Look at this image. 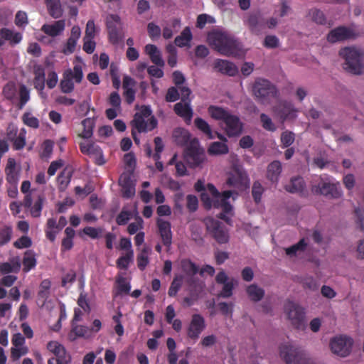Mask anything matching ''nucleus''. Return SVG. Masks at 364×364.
<instances>
[{
  "label": "nucleus",
  "mask_w": 364,
  "mask_h": 364,
  "mask_svg": "<svg viewBox=\"0 0 364 364\" xmlns=\"http://www.w3.org/2000/svg\"><path fill=\"white\" fill-rule=\"evenodd\" d=\"M208 113L210 117L220 121V126L230 138L239 136L243 130V124L240 118L232 114L228 109L220 106L210 105Z\"/></svg>",
  "instance_id": "nucleus-1"
},
{
  "label": "nucleus",
  "mask_w": 364,
  "mask_h": 364,
  "mask_svg": "<svg viewBox=\"0 0 364 364\" xmlns=\"http://www.w3.org/2000/svg\"><path fill=\"white\" fill-rule=\"evenodd\" d=\"M209 44L221 55L226 56H235L241 50L240 43L230 35L214 31L208 33Z\"/></svg>",
  "instance_id": "nucleus-2"
},
{
  "label": "nucleus",
  "mask_w": 364,
  "mask_h": 364,
  "mask_svg": "<svg viewBox=\"0 0 364 364\" xmlns=\"http://www.w3.org/2000/svg\"><path fill=\"white\" fill-rule=\"evenodd\" d=\"M339 55L345 60L343 68L347 72L354 75L362 73L364 53L360 50L353 47H346L340 50Z\"/></svg>",
  "instance_id": "nucleus-3"
},
{
  "label": "nucleus",
  "mask_w": 364,
  "mask_h": 364,
  "mask_svg": "<svg viewBox=\"0 0 364 364\" xmlns=\"http://www.w3.org/2000/svg\"><path fill=\"white\" fill-rule=\"evenodd\" d=\"M253 95L264 105H269L272 99L278 97V90L270 81L263 78L255 80L252 86Z\"/></svg>",
  "instance_id": "nucleus-4"
},
{
  "label": "nucleus",
  "mask_w": 364,
  "mask_h": 364,
  "mask_svg": "<svg viewBox=\"0 0 364 364\" xmlns=\"http://www.w3.org/2000/svg\"><path fill=\"white\" fill-rule=\"evenodd\" d=\"M280 355L287 364H311V360L300 347L290 343L280 346Z\"/></svg>",
  "instance_id": "nucleus-5"
},
{
  "label": "nucleus",
  "mask_w": 364,
  "mask_h": 364,
  "mask_svg": "<svg viewBox=\"0 0 364 364\" xmlns=\"http://www.w3.org/2000/svg\"><path fill=\"white\" fill-rule=\"evenodd\" d=\"M83 79L82 66L75 65L73 69L68 68L63 73V78L60 82V88L63 93L68 94L74 90L73 80L76 83H80Z\"/></svg>",
  "instance_id": "nucleus-6"
},
{
  "label": "nucleus",
  "mask_w": 364,
  "mask_h": 364,
  "mask_svg": "<svg viewBox=\"0 0 364 364\" xmlns=\"http://www.w3.org/2000/svg\"><path fill=\"white\" fill-rule=\"evenodd\" d=\"M207 232L219 244L229 241V234L225 225L220 220L207 217L203 220Z\"/></svg>",
  "instance_id": "nucleus-7"
},
{
  "label": "nucleus",
  "mask_w": 364,
  "mask_h": 364,
  "mask_svg": "<svg viewBox=\"0 0 364 364\" xmlns=\"http://www.w3.org/2000/svg\"><path fill=\"white\" fill-rule=\"evenodd\" d=\"M181 267L183 272L186 274L185 283L188 286V290L193 294L200 288L201 283L195 277L198 272V267L189 259H183L181 261Z\"/></svg>",
  "instance_id": "nucleus-8"
},
{
  "label": "nucleus",
  "mask_w": 364,
  "mask_h": 364,
  "mask_svg": "<svg viewBox=\"0 0 364 364\" xmlns=\"http://www.w3.org/2000/svg\"><path fill=\"white\" fill-rule=\"evenodd\" d=\"M284 310L292 326L296 329H303L305 326V311L299 304L288 300Z\"/></svg>",
  "instance_id": "nucleus-9"
},
{
  "label": "nucleus",
  "mask_w": 364,
  "mask_h": 364,
  "mask_svg": "<svg viewBox=\"0 0 364 364\" xmlns=\"http://www.w3.org/2000/svg\"><path fill=\"white\" fill-rule=\"evenodd\" d=\"M185 159L191 168H196L203 163L205 159L203 149L200 146L197 139L190 141L185 149Z\"/></svg>",
  "instance_id": "nucleus-10"
},
{
  "label": "nucleus",
  "mask_w": 364,
  "mask_h": 364,
  "mask_svg": "<svg viewBox=\"0 0 364 364\" xmlns=\"http://www.w3.org/2000/svg\"><path fill=\"white\" fill-rule=\"evenodd\" d=\"M311 190L314 193L330 198H338L342 195L339 183H333L328 178L324 179L321 177L318 183L314 185Z\"/></svg>",
  "instance_id": "nucleus-11"
},
{
  "label": "nucleus",
  "mask_w": 364,
  "mask_h": 364,
  "mask_svg": "<svg viewBox=\"0 0 364 364\" xmlns=\"http://www.w3.org/2000/svg\"><path fill=\"white\" fill-rule=\"evenodd\" d=\"M299 110L288 101L282 100L273 107V112L280 122L294 121L297 117Z\"/></svg>",
  "instance_id": "nucleus-12"
},
{
  "label": "nucleus",
  "mask_w": 364,
  "mask_h": 364,
  "mask_svg": "<svg viewBox=\"0 0 364 364\" xmlns=\"http://www.w3.org/2000/svg\"><path fill=\"white\" fill-rule=\"evenodd\" d=\"M121 18L117 14H110L107 16L106 26L109 42L113 45H118L122 40L121 28Z\"/></svg>",
  "instance_id": "nucleus-13"
},
{
  "label": "nucleus",
  "mask_w": 364,
  "mask_h": 364,
  "mask_svg": "<svg viewBox=\"0 0 364 364\" xmlns=\"http://www.w3.org/2000/svg\"><path fill=\"white\" fill-rule=\"evenodd\" d=\"M353 341L346 336H340L331 341V348L333 353L346 357L350 353Z\"/></svg>",
  "instance_id": "nucleus-14"
},
{
  "label": "nucleus",
  "mask_w": 364,
  "mask_h": 364,
  "mask_svg": "<svg viewBox=\"0 0 364 364\" xmlns=\"http://www.w3.org/2000/svg\"><path fill=\"white\" fill-rule=\"evenodd\" d=\"M233 191H225L222 193V196L214 200L213 207L222 208L223 212L219 214V218L229 223L230 219L227 215H232V205L228 201L232 196Z\"/></svg>",
  "instance_id": "nucleus-15"
},
{
  "label": "nucleus",
  "mask_w": 364,
  "mask_h": 364,
  "mask_svg": "<svg viewBox=\"0 0 364 364\" xmlns=\"http://www.w3.org/2000/svg\"><path fill=\"white\" fill-rule=\"evenodd\" d=\"M205 328V323L204 318L198 314L192 316L191 322L187 328V336L189 338L196 341L199 338L200 335Z\"/></svg>",
  "instance_id": "nucleus-16"
},
{
  "label": "nucleus",
  "mask_w": 364,
  "mask_h": 364,
  "mask_svg": "<svg viewBox=\"0 0 364 364\" xmlns=\"http://www.w3.org/2000/svg\"><path fill=\"white\" fill-rule=\"evenodd\" d=\"M157 124L158 122L154 116H151L149 121L146 122L145 118L139 114H135L134 119L132 121V127L139 133L151 131L157 127Z\"/></svg>",
  "instance_id": "nucleus-17"
},
{
  "label": "nucleus",
  "mask_w": 364,
  "mask_h": 364,
  "mask_svg": "<svg viewBox=\"0 0 364 364\" xmlns=\"http://www.w3.org/2000/svg\"><path fill=\"white\" fill-rule=\"evenodd\" d=\"M44 200V196L41 194L38 196V198L35 201L33 205H32V196L31 193H28L25 196L22 205L26 208H30L32 217L38 218L41 215Z\"/></svg>",
  "instance_id": "nucleus-18"
},
{
  "label": "nucleus",
  "mask_w": 364,
  "mask_h": 364,
  "mask_svg": "<svg viewBox=\"0 0 364 364\" xmlns=\"http://www.w3.org/2000/svg\"><path fill=\"white\" fill-rule=\"evenodd\" d=\"M215 281L219 284H223L222 290L218 294L219 297L230 298L232 295L234 289L233 279L228 280V277L223 270L218 273Z\"/></svg>",
  "instance_id": "nucleus-19"
},
{
  "label": "nucleus",
  "mask_w": 364,
  "mask_h": 364,
  "mask_svg": "<svg viewBox=\"0 0 364 364\" xmlns=\"http://www.w3.org/2000/svg\"><path fill=\"white\" fill-rule=\"evenodd\" d=\"M156 225L163 245L170 247L172 243V232L170 222L159 218L156 220Z\"/></svg>",
  "instance_id": "nucleus-20"
},
{
  "label": "nucleus",
  "mask_w": 364,
  "mask_h": 364,
  "mask_svg": "<svg viewBox=\"0 0 364 364\" xmlns=\"http://www.w3.org/2000/svg\"><path fill=\"white\" fill-rule=\"evenodd\" d=\"M173 111L176 115L183 119L187 125L191 124L193 110L191 106V102H177L173 106Z\"/></svg>",
  "instance_id": "nucleus-21"
},
{
  "label": "nucleus",
  "mask_w": 364,
  "mask_h": 364,
  "mask_svg": "<svg viewBox=\"0 0 364 364\" xmlns=\"http://www.w3.org/2000/svg\"><path fill=\"white\" fill-rule=\"evenodd\" d=\"M353 31L344 26H339L330 31L327 36V40L330 43H336L350 38Z\"/></svg>",
  "instance_id": "nucleus-22"
},
{
  "label": "nucleus",
  "mask_w": 364,
  "mask_h": 364,
  "mask_svg": "<svg viewBox=\"0 0 364 364\" xmlns=\"http://www.w3.org/2000/svg\"><path fill=\"white\" fill-rule=\"evenodd\" d=\"M265 23L264 19L259 13L250 14L247 20V25L251 32L255 35L261 33Z\"/></svg>",
  "instance_id": "nucleus-23"
},
{
  "label": "nucleus",
  "mask_w": 364,
  "mask_h": 364,
  "mask_svg": "<svg viewBox=\"0 0 364 364\" xmlns=\"http://www.w3.org/2000/svg\"><path fill=\"white\" fill-rule=\"evenodd\" d=\"M93 336V329L78 324L71 325V330L68 334V338L70 341H73L77 338H90Z\"/></svg>",
  "instance_id": "nucleus-24"
},
{
  "label": "nucleus",
  "mask_w": 364,
  "mask_h": 364,
  "mask_svg": "<svg viewBox=\"0 0 364 364\" xmlns=\"http://www.w3.org/2000/svg\"><path fill=\"white\" fill-rule=\"evenodd\" d=\"M214 68L218 72L229 76H235L238 72L237 66L234 63L226 60L218 59L215 60L214 63Z\"/></svg>",
  "instance_id": "nucleus-25"
},
{
  "label": "nucleus",
  "mask_w": 364,
  "mask_h": 364,
  "mask_svg": "<svg viewBox=\"0 0 364 364\" xmlns=\"http://www.w3.org/2000/svg\"><path fill=\"white\" fill-rule=\"evenodd\" d=\"M65 28V21L58 20L52 24H44L41 27V31L46 35L51 37H56L60 35Z\"/></svg>",
  "instance_id": "nucleus-26"
},
{
  "label": "nucleus",
  "mask_w": 364,
  "mask_h": 364,
  "mask_svg": "<svg viewBox=\"0 0 364 364\" xmlns=\"http://www.w3.org/2000/svg\"><path fill=\"white\" fill-rule=\"evenodd\" d=\"M145 52L149 56L151 61L158 67H163L164 61L158 48L153 44H147L145 46Z\"/></svg>",
  "instance_id": "nucleus-27"
},
{
  "label": "nucleus",
  "mask_w": 364,
  "mask_h": 364,
  "mask_svg": "<svg viewBox=\"0 0 364 364\" xmlns=\"http://www.w3.org/2000/svg\"><path fill=\"white\" fill-rule=\"evenodd\" d=\"M0 39L3 40L4 43L7 41L11 45H14L21 41L22 35L19 32H14L9 28H2L0 29Z\"/></svg>",
  "instance_id": "nucleus-28"
},
{
  "label": "nucleus",
  "mask_w": 364,
  "mask_h": 364,
  "mask_svg": "<svg viewBox=\"0 0 364 364\" xmlns=\"http://www.w3.org/2000/svg\"><path fill=\"white\" fill-rule=\"evenodd\" d=\"M282 171L281 162L277 160L273 161L267 166V178L272 183H277Z\"/></svg>",
  "instance_id": "nucleus-29"
},
{
  "label": "nucleus",
  "mask_w": 364,
  "mask_h": 364,
  "mask_svg": "<svg viewBox=\"0 0 364 364\" xmlns=\"http://www.w3.org/2000/svg\"><path fill=\"white\" fill-rule=\"evenodd\" d=\"M6 179L8 184H18V174L16 171V163L14 159H9L5 168Z\"/></svg>",
  "instance_id": "nucleus-30"
},
{
  "label": "nucleus",
  "mask_w": 364,
  "mask_h": 364,
  "mask_svg": "<svg viewBox=\"0 0 364 364\" xmlns=\"http://www.w3.org/2000/svg\"><path fill=\"white\" fill-rule=\"evenodd\" d=\"M191 134L188 130L184 128H176L173 132V139L175 143L178 146L188 145L190 141Z\"/></svg>",
  "instance_id": "nucleus-31"
},
{
  "label": "nucleus",
  "mask_w": 364,
  "mask_h": 364,
  "mask_svg": "<svg viewBox=\"0 0 364 364\" xmlns=\"http://www.w3.org/2000/svg\"><path fill=\"white\" fill-rule=\"evenodd\" d=\"M304 188V180L300 176L292 178L290 182L285 186L286 191L291 193H301Z\"/></svg>",
  "instance_id": "nucleus-32"
},
{
  "label": "nucleus",
  "mask_w": 364,
  "mask_h": 364,
  "mask_svg": "<svg viewBox=\"0 0 364 364\" xmlns=\"http://www.w3.org/2000/svg\"><path fill=\"white\" fill-rule=\"evenodd\" d=\"M194 125L201 133L205 134L208 139H213L215 138V135L210 125L203 118L196 117L194 119Z\"/></svg>",
  "instance_id": "nucleus-33"
},
{
  "label": "nucleus",
  "mask_w": 364,
  "mask_h": 364,
  "mask_svg": "<svg viewBox=\"0 0 364 364\" xmlns=\"http://www.w3.org/2000/svg\"><path fill=\"white\" fill-rule=\"evenodd\" d=\"M246 292L250 299L254 302L261 301L264 296V290L255 284L249 285Z\"/></svg>",
  "instance_id": "nucleus-34"
},
{
  "label": "nucleus",
  "mask_w": 364,
  "mask_h": 364,
  "mask_svg": "<svg viewBox=\"0 0 364 364\" xmlns=\"http://www.w3.org/2000/svg\"><path fill=\"white\" fill-rule=\"evenodd\" d=\"M49 14L54 18H58L63 15V9L60 0H45Z\"/></svg>",
  "instance_id": "nucleus-35"
},
{
  "label": "nucleus",
  "mask_w": 364,
  "mask_h": 364,
  "mask_svg": "<svg viewBox=\"0 0 364 364\" xmlns=\"http://www.w3.org/2000/svg\"><path fill=\"white\" fill-rule=\"evenodd\" d=\"M193 38V36L189 27H186L181 34L176 37L174 40L175 44L180 48L189 46Z\"/></svg>",
  "instance_id": "nucleus-36"
},
{
  "label": "nucleus",
  "mask_w": 364,
  "mask_h": 364,
  "mask_svg": "<svg viewBox=\"0 0 364 364\" xmlns=\"http://www.w3.org/2000/svg\"><path fill=\"white\" fill-rule=\"evenodd\" d=\"M228 151L227 144L219 141L212 142L208 148V153L211 156L226 154Z\"/></svg>",
  "instance_id": "nucleus-37"
},
{
  "label": "nucleus",
  "mask_w": 364,
  "mask_h": 364,
  "mask_svg": "<svg viewBox=\"0 0 364 364\" xmlns=\"http://www.w3.org/2000/svg\"><path fill=\"white\" fill-rule=\"evenodd\" d=\"M183 281L185 282V276L183 274H177L174 277L168 291V294L169 296L174 297L176 296L182 286Z\"/></svg>",
  "instance_id": "nucleus-38"
},
{
  "label": "nucleus",
  "mask_w": 364,
  "mask_h": 364,
  "mask_svg": "<svg viewBox=\"0 0 364 364\" xmlns=\"http://www.w3.org/2000/svg\"><path fill=\"white\" fill-rule=\"evenodd\" d=\"M51 282L48 279H44L40 284V289L38 292V299L41 301L43 305L50 296V288Z\"/></svg>",
  "instance_id": "nucleus-39"
},
{
  "label": "nucleus",
  "mask_w": 364,
  "mask_h": 364,
  "mask_svg": "<svg viewBox=\"0 0 364 364\" xmlns=\"http://www.w3.org/2000/svg\"><path fill=\"white\" fill-rule=\"evenodd\" d=\"M22 263L23 266V272H28L31 269H33L36 265L35 254L31 250L26 251L24 254Z\"/></svg>",
  "instance_id": "nucleus-40"
},
{
  "label": "nucleus",
  "mask_w": 364,
  "mask_h": 364,
  "mask_svg": "<svg viewBox=\"0 0 364 364\" xmlns=\"http://www.w3.org/2000/svg\"><path fill=\"white\" fill-rule=\"evenodd\" d=\"M80 150L83 154L88 155L90 157L95 156L102 149L95 143L80 142L79 144Z\"/></svg>",
  "instance_id": "nucleus-41"
},
{
  "label": "nucleus",
  "mask_w": 364,
  "mask_h": 364,
  "mask_svg": "<svg viewBox=\"0 0 364 364\" xmlns=\"http://www.w3.org/2000/svg\"><path fill=\"white\" fill-rule=\"evenodd\" d=\"M83 131L79 136L83 139H90L93 134L95 121L91 118H86L82 121Z\"/></svg>",
  "instance_id": "nucleus-42"
},
{
  "label": "nucleus",
  "mask_w": 364,
  "mask_h": 364,
  "mask_svg": "<svg viewBox=\"0 0 364 364\" xmlns=\"http://www.w3.org/2000/svg\"><path fill=\"white\" fill-rule=\"evenodd\" d=\"M19 102L18 108L21 109L30 100V90L23 84L19 85L18 90Z\"/></svg>",
  "instance_id": "nucleus-43"
},
{
  "label": "nucleus",
  "mask_w": 364,
  "mask_h": 364,
  "mask_svg": "<svg viewBox=\"0 0 364 364\" xmlns=\"http://www.w3.org/2000/svg\"><path fill=\"white\" fill-rule=\"evenodd\" d=\"M134 258V252L132 250H129L127 253L119 257L116 262L117 267L121 269H127L129 264L132 262Z\"/></svg>",
  "instance_id": "nucleus-44"
},
{
  "label": "nucleus",
  "mask_w": 364,
  "mask_h": 364,
  "mask_svg": "<svg viewBox=\"0 0 364 364\" xmlns=\"http://www.w3.org/2000/svg\"><path fill=\"white\" fill-rule=\"evenodd\" d=\"M72 177V173L64 170L57 178L58 188L60 191H64L69 185Z\"/></svg>",
  "instance_id": "nucleus-45"
},
{
  "label": "nucleus",
  "mask_w": 364,
  "mask_h": 364,
  "mask_svg": "<svg viewBox=\"0 0 364 364\" xmlns=\"http://www.w3.org/2000/svg\"><path fill=\"white\" fill-rule=\"evenodd\" d=\"M136 262L138 268L143 271L145 269L149 262V250L146 247H144L140 253L137 255Z\"/></svg>",
  "instance_id": "nucleus-46"
},
{
  "label": "nucleus",
  "mask_w": 364,
  "mask_h": 364,
  "mask_svg": "<svg viewBox=\"0 0 364 364\" xmlns=\"http://www.w3.org/2000/svg\"><path fill=\"white\" fill-rule=\"evenodd\" d=\"M307 247L305 240L301 239L296 244L285 250L286 254L290 257L295 256L298 252H304Z\"/></svg>",
  "instance_id": "nucleus-47"
},
{
  "label": "nucleus",
  "mask_w": 364,
  "mask_h": 364,
  "mask_svg": "<svg viewBox=\"0 0 364 364\" xmlns=\"http://www.w3.org/2000/svg\"><path fill=\"white\" fill-rule=\"evenodd\" d=\"M21 268L18 262H14V264L9 262H3L0 264V275H5L11 272L17 273Z\"/></svg>",
  "instance_id": "nucleus-48"
},
{
  "label": "nucleus",
  "mask_w": 364,
  "mask_h": 364,
  "mask_svg": "<svg viewBox=\"0 0 364 364\" xmlns=\"http://www.w3.org/2000/svg\"><path fill=\"white\" fill-rule=\"evenodd\" d=\"M13 229L11 226L4 225L0 229V246L9 243L11 239Z\"/></svg>",
  "instance_id": "nucleus-49"
},
{
  "label": "nucleus",
  "mask_w": 364,
  "mask_h": 364,
  "mask_svg": "<svg viewBox=\"0 0 364 364\" xmlns=\"http://www.w3.org/2000/svg\"><path fill=\"white\" fill-rule=\"evenodd\" d=\"M2 93L4 97L9 100H13L16 94V87L14 82H9L6 83L2 90Z\"/></svg>",
  "instance_id": "nucleus-50"
},
{
  "label": "nucleus",
  "mask_w": 364,
  "mask_h": 364,
  "mask_svg": "<svg viewBox=\"0 0 364 364\" xmlns=\"http://www.w3.org/2000/svg\"><path fill=\"white\" fill-rule=\"evenodd\" d=\"M245 181V178L242 174L240 172H237L235 174H231L227 179V184L229 186L238 188L241 186Z\"/></svg>",
  "instance_id": "nucleus-51"
},
{
  "label": "nucleus",
  "mask_w": 364,
  "mask_h": 364,
  "mask_svg": "<svg viewBox=\"0 0 364 364\" xmlns=\"http://www.w3.org/2000/svg\"><path fill=\"white\" fill-rule=\"evenodd\" d=\"M104 231V228L102 227L94 228L90 226H87L83 228L82 232L87 235L91 239L95 240L98 239L102 236V233Z\"/></svg>",
  "instance_id": "nucleus-52"
},
{
  "label": "nucleus",
  "mask_w": 364,
  "mask_h": 364,
  "mask_svg": "<svg viewBox=\"0 0 364 364\" xmlns=\"http://www.w3.org/2000/svg\"><path fill=\"white\" fill-rule=\"evenodd\" d=\"M26 130L22 129L18 135L13 140V147L15 150H21L26 145Z\"/></svg>",
  "instance_id": "nucleus-53"
},
{
  "label": "nucleus",
  "mask_w": 364,
  "mask_h": 364,
  "mask_svg": "<svg viewBox=\"0 0 364 364\" xmlns=\"http://www.w3.org/2000/svg\"><path fill=\"white\" fill-rule=\"evenodd\" d=\"M280 139L282 146L287 148L294 143L295 134L291 131L286 130L282 133Z\"/></svg>",
  "instance_id": "nucleus-54"
},
{
  "label": "nucleus",
  "mask_w": 364,
  "mask_h": 364,
  "mask_svg": "<svg viewBox=\"0 0 364 364\" xmlns=\"http://www.w3.org/2000/svg\"><path fill=\"white\" fill-rule=\"evenodd\" d=\"M23 122L28 127L37 129L39 127V120L29 112H26L22 116Z\"/></svg>",
  "instance_id": "nucleus-55"
},
{
  "label": "nucleus",
  "mask_w": 364,
  "mask_h": 364,
  "mask_svg": "<svg viewBox=\"0 0 364 364\" xmlns=\"http://www.w3.org/2000/svg\"><path fill=\"white\" fill-rule=\"evenodd\" d=\"M260 122L262 127L267 131L274 132L277 129L275 124L273 123L272 119L266 114L262 113L260 114Z\"/></svg>",
  "instance_id": "nucleus-56"
},
{
  "label": "nucleus",
  "mask_w": 364,
  "mask_h": 364,
  "mask_svg": "<svg viewBox=\"0 0 364 364\" xmlns=\"http://www.w3.org/2000/svg\"><path fill=\"white\" fill-rule=\"evenodd\" d=\"M309 16L313 21L318 24H325L326 17L323 11L317 9H313L309 11Z\"/></svg>",
  "instance_id": "nucleus-57"
},
{
  "label": "nucleus",
  "mask_w": 364,
  "mask_h": 364,
  "mask_svg": "<svg viewBox=\"0 0 364 364\" xmlns=\"http://www.w3.org/2000/svg\"><path fill=\"white\" fill-rule=\"evenodd\" d=\"M264 192V188L259 181H255L253 183L252 188V195L256 203L261 201L262 196Z\"/></svg>",
  "instance_id": "nucleus-58"
},
{
  "label": "nucleus",
  "mask_w": 364,
  "mask_h": 364,
  "mask_svg": "<svg viewBox=\"0 0 364 364\" xmlns=\"http://www.w3.org/2000/svg\"><path fill=\"white\" fill-rule=\"evenodd\" d=\"M27 346L12 347L11 348V358L14 361L18 360L21 356L27 354Z\"/></svg>",
  "instance_id": "nucleus-59"
},
{
  "label": "nucleus",
  "mask_w": 364,
  "mask_h": 364,
  "mask_svg": "<svg viewBox=\"0 0 364 364\" xmlns=\"http://www.w3.org/2000/svg\"><path fill=\"white\" fill-rule=\"evenodd\" d=\"M77 43V41L68 38L66 43L63 45L61 52L66 55L73 53L75 50Z\"/></svg>",
  "instance_id": "nucleus-60"
},
{
  "label": "nucleus",
  "mask_w": 364,
  "mask_h": 364,
  "mask_svg": "<svg viewBox=\"0 0 364 364\" xmlns=\"http://www.w3.org/2000/svg\"><path fill=\"white\" fill-rule=\"evenodd\" d=\"M147 32L151 40L154 41L161 36V30L160 27L153 22L149 23L147 25Z\"/></svg>",
  "instance_id": "nucleus-61"
},
{
  "label": "nucleus",
  "mask_w": 364,
  "mask_h": 364,
  "mask_svg": "<svg viewBox=\"0 0 364 364\" xmlns=\"http://www.w3.org/2000/svg\"><path fill=\"white\" fill-rule=\"evenodd\" d=\"M132 216V212L129 210H122L116 218V223L119 225H124L131 219Z\"/></svg>",
  "instance_id": "nucleus-62"
},
{
  "label": "nucleus",
  "mask_w": 364,
  "mask_h": 364,
  "mask_svg": "<svg viewBox=\"0 0 364 364\" xmlns=\"http://www.w3.org/2000/svg\"><path fill=\"white\" fill-rule=\"evenodd\" d=\"M180 97V93L178 91V87H171L168 89L166 95L165 96V100L168 102H173L177 101Z\"/></svg>",
  "instance_id": "nucleus-63"
},
{
  "label": "nucleus",
  "mask_w": 364,
  "mask_h": 364,
  "mask_svg": "<svg viewBox=\"0 0 364 364\" xmlns=\"http://www.w3.org/2000/svg\"><path fill=\"white\" fill-rule=\"evenodd\" d=\"M263 45L267 48H275L279 46V41L276 36L269 35L265 37Z\"/></svg>",
  "instance_id": "nucleus-64"
}]
</instances>
